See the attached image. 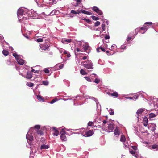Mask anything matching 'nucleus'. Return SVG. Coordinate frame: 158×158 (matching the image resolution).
Segmentation results:
<instances>
[{
	"label": "nucleus",
	"instance_id": "26",
	"mask_svg": "<svg viewBox=\"0 0 158 158\" xmlns=\"http://www.w3.org/2000/svg\"><path fill=\"white\" fill-rule=\"evenodd\" d=\"M158 148V143L155 144L152 146V149H155L156 148Z\"/></svg>",
	"mask_w": 158,
	"mask_h": 158
},
{
	"label": "nucleus",
	"instance_id": "24",
	"mask_svg": "<svg viewBox=\"0 0 158 158\" xmlns=\"http://www.w3.org/2000/svg\"><path fill=\"white\" fill-rule=\"evenodd\" d=\"M149 118L151 119L154 117H155L156 116V115L154 113H150L149 114Z\"/></svg>",
	"mask_w": 158,
	"mask_h": 158
},
{
	"label": "nucleus",
	"instance_id": "22",
	"mask_svg": "<svg viewBox=\"0 0 158 158\" xmlns=\"http://www.w3.org/2000/svg\"><path fill=\"white\" fill-rule=\"evenodd\" d=\"M2 52L3 54L5 56H7L9 53V52L8 51L5 50H3V51Z\"/></svg>",
	"mask_w": 158,
	"mask_h": 158
},
{
	"label": "nucleus",
	"instance_id": "12",
	"mask_svg": "<svg viewBox=\"0 0 158 158\" xmlns=\"http://www.w3.org/2000/svg\"><path fill=\"white\" fill-rule=\"evenodd\" d=\"M72 40L71 39H63L62 40L61 42L63 44L65 43L66 42L67 43H70L72 42Z\"/></svg>",
	"mask_w": 158,
	"mask_h": 158
},
{
	"label": "nucleus",
	"instance_id": "2",
	"mask_svg": "<svg viewBox=\"0 0 158 158\" xmlns=\"http://www.w3.org/2000/svg\"><path fill=\"white\" fill-rule=\"evenodd\" d=\"M66 133L64 129H61V131L60 132V138L62 141H65L67 140V137L65 135Z\"/></svg>",
	"mask_w": 158,
	"mask_h": 158
},
{
	"label": "nucleus",
	"instance_id": "13",
	"mask_svg": "<svg viewBox=\"0 0 158 158\" xmlns=\"http://www.w3.org/2000/svg\"><path fill=\"white\" fill-rule=\"evenodd\" d=\"M18 63L20 65H23L24 63V60L22 59H18L17 60Z\"/></svg>",
	"mask_w": 158,
	"mask_h": 158
},
{
	"label": "nucleus",
	"instance_id": "48",
	"mask_svg": "<svg viewBox=\"0 0 158 158\" xmlns=\"http://www.w3.org/2000/svg\"><path fill=\"white\" fill-rule=\"evenodd\" d=\"M130 153H131V154H132L133 155L135 154V152L133 150L130 151Z\"/></svg>",
	"mask_w": 158,
	"mask_h": 158
},
{
	"label": "nucleus",
	"instance_id": "64",
	"mask_svg": "<svg viewBox=\"0 0 158 158\" xmlns=\"http://www.w3.org/2000/svg\"><path fill=\"white\" fill-rule=\"evenodd\" d=\"M103 122L104 124H106L107 123V121L105 120H104Z\"/></svg>",
	"mask_w": 158,
	"mask_h": 158
},
{
	"label": "nucleus",
	"instance_id": "60",
	"mask_svg": "<svg viewBox=\"0 0 158 158\" xmlns=\"http://www.w3.org/2000/svg\"><path fill=\"white\" fill-rule=\"evenodd\" d=\"M76 2L78 3H79L81 2V0H76Z\"/></svg>",
	"mask_w": 158,
	"mask_h": 158
},
{
	"label": "nucleus",
	"instance_id": "30",
	"mask_svg": "<svg viewBox=\"0 0 158 158\" xmlns=\"http://www.w3.org/2000/svg\"><path fill=\"white\" fill-rule=\"evenodd\" d=\"M91 17L94 20H97L99 19L98 17H96L94 15L92 16Z\"/></svg>",
	"mask_w": 158,
	"mask_h": 158
},
{
	"label": "nucleus",
	"instance_id": "37",
	"mask_svg": "<svg viewBox=\"0 0 158 158\" xmlns=\"http://www.w3.org/2000/svg\"><path fill=\"white\" fill-rule=\"evenodd\" d=\"M42 83L44 85H47L48 84V82L47 81H43Z\"/></svg>",
	"mask_w": 158,
	"mask_h": 158
},
{
	"label": "nucleus",
	"instance_id": "36",
	"mask_svg": "<svg viewBox=\"0 0 158 158\" xmlns=\"http://www.w3.org/2000/svg\"><path fill=\"white\" fill-rule=\"evenodd\" d=\"M110 114L111 115H113L114 114V112L113 109H110Z\"/></svg>",
	"mask_w": 158,
	"mask_h": 158
},
{
	"label": "nucleus",
	"instance_id": "32",
	"mask_svg": "<svg viewBox=\"0 0 158 158\" xmlns=\"http://www.w3.org/2000/svg\"><path fill=\"white\" fill-rule=\"evenodd\" d=\"M96 13H97L99 15H101L103 14V13L102 11L99 9L97 12H96Z\"/></svg>",
	"mask_w": 158,
	"mask_h": 158
},
{
	"label": "nucleus",
	"instance_id": "3",
	"mask_svg": "<svg viewBox=\"0 0 158 158\" xmlns=\"http://www.w3.org/2000/svg\"><path fill=\"white\" fill-rule=\"evenodd\" d=\"M50 47L49 44H41L40 45V49L46 51L48 50Z\"/></svg>",
	"mask_w": 158,
	"mask_h": 158
},
{
	"label": "nucleus",
	"instance_id": "49",
	"mask_svg": "<svg viewBox=\"0 0 158 158\" xmlns=\"http://www.w3.org/2000/svg\"><path fill=\"white\" fill-rule=\"evenodd\" d=\"M71 13H73V14H77V11H76L74 10H72L71 11Z\"/></svg>",
	"mask_w": 158,
	"mask_h": 158
},
{
	"label": "nucleus",
	"instance_id": "44",
	"mask_svg": "<svg viewBox=\"0 0 158 158\" xmlns=\"http://www.w3.org/2000/svg\"><path fill=\"white\" fill-rule=\"evenodd\" d=\"M6 64L7 65H10L11 64V61L10 60H7Z\"/></svg>",
	"mask_w": 158,
	"mask_h": 158
},
{
	"label": "nucleus",
	"instance_id": "45",
	"mask_svg": "<svg viewBox=\"0 0 158 158\" xmlns=\"http://www.w3.org/2000/svg\"><path fill=\"white\" fill-rule=\"evenodd\" d=\"M145 24H148V25H152V23L150 22H146L145 23Z\"/></svg>",
	"mask_w": 158,
	"mask_h": 158
},
{
	"label": "nucleus",
	"instance_id": "15",
	"mask_svg": "<svg viewBox=\"0 0 158 158\" xmlns=\"http://www.w3.org/2000/svg\"><path fill=\"white\" fill-rule=\"evenodd\" d=\"M49 148V146L48 145H45V144H43L41 145L40 147V149L41 150L43 149H47Z\"/></svg>",
	"mask_w": 158,
	"mask_h": 158
},
{
	"label": "nucleus",
	"instance_id": "41",
	"mask_svg": "<svg viewBox=\"0 0 158 158\" xmlns=\"http://www.w3.org/2000/svg\"><path fill=\"white\" fill-rule=\"evenodd\" d=\"M40 127V126L39 125H36L35 126L34 128L35 129L39 130Z\"/></svg>",
	"mask_w": 158,
	"mask_h": 158
},
{
	"label": "nucleus",
	"instance_id": "27",
	"mask_svg": "<svg viewBox=\"0 0 158 158\" xmlns=\"http://www.w3.org/2000/svg\"><path fill=\"white\" fill-rule=\"evenodd\" d=\"M37 132L38 134L41 135H43L44 134L43 131L42 130L37 131Z\"/></svg>",
	"mask_w": 158,
	"mask_h": 158
},
{
	"label": "nucleus",
	"instance_id": "18",
	"mask_svg": "<svg viewBox=\"0 0 158 158\" xmlns=\"http://www.w3.org/2000/svg\"><path fill=\"white\" fill-rule=\"evenodd\" d=\"M26 138L27 140H28L30 141H32L33 139V137L32 136L30 135H27Z\"/></svg>",
	"mask_w": 158,
	"mask_h": 158
},
{
	"label": "nucleus",
	"instance_id": "46",
	"mask_svg": "<svg viewBox=\"0 0 158 158\" xmlns=\"http://www.w3.org/2000/svg\"><path fill=\"white\" fill-rule=\"evenodd\" d=\"M44 72L46 73H49V71L48 69H46L44 70Z\"/></svg>",
	"mask_w": 158,
	"mask_h": 158
},
{
	"label": "nucleus",
	"instance_id": "1",
	"mask_svg": "<svg viewBox=\"0 0 158 158\" xmlns=\"http://www.w3.org/2000/svg\"><path fill=\"white\" fill-rule=\"evenodd\" d=\"M81 64H82V66L87 69H93V63L91 60H87L86 61H82Z\"/></svg>",
	"mask_w": 158,
	"mask_h": 158
},
{
	"label": "nucleus",
	"instance_id": "35",
	"mask_svg": "<svg viewBox=\"0 0 158 158\" xmlns=\"http://www.w3.org/2000/svg\"><path fill=\"white\" fill-rule=\"evenodd\" d=\"M143 27L144 28V31L143 32H142L141 31H140V32L142 34L144 33L146 31L147 29V27L146 26H144Z\"/></svg>",
	"mask_w": 158,
	"mask_h": 158
},
{
	"label": "nucleus",
	"instance_id": "25",
	"mask_svg": "<svg viewBox=\"0 0 158 158\" xmlns=\"http://www.w3.org/2000/svg\"><path fill=\"white\" fill-rule=\"evenodd\" d=\"M26 85L29 87H32L34 86V84L31 82L27 83Z\"/></svg>",
	"mask_w": 158,
	"mask_h": 158
},
{
	"label": "nucleus",
	"instance_id": "31",
	"mask_svg": "<svg viewBox=\"0 0 158 158\" xmlns=\"http://www.w3.org/2000/svg\"><path fill=\"white\" fill-rule=\"evenodd\" d=\"M13 56L17 60L19 59V56L16 53H14L13 54Z\"/></svg>",
	"mask_w": 158,
	"mask_h": 158
},
{
	"label": "nucleus",
	"instance_id": "28",
	"mask_svg": "<svg viewBox=\"0 0 158 158\" xmlns=\"http://www.w3.org/2000/svg\"><path fill=\"white\" fill-rule=\"evenodd\" d=\"M45 37H43L42 38H41L37 39L36 40V41H37L38 42H43V38H44Z\"/></svg>",
	"mask_w": 158,
	"mask_h": 158
},
{
	"label": "nucleus",
	"instance_id": "7",
	"mask_svg": "<svg viewBox=\"0 0 158 158\" xmlns=\"http://www.w3.org/2000/svg\"><path fill=\"white\" fill-rule=\"evenodd\" d=\"M108 130H110V131L109 132H110V131H113L114 128V124L112 123H109L108 126Z\"/></svg>",
	"mask_w": 158,
	"mask_h": 158
},
{
	"label": "nucleus",
	"instance_id": "8",
	"mask_svg": "<svg viewBox=\"0 0 158 158\" xmlns=\"http://www.w3.org/2000/svg\"><path fill=\"white\" fill-rule=\"evenodd\" d=\"M26 77L28 79L31 78L32 77V74L30 72H27Z\"/></svg>",
	"mask_w": 158,
	"mask_h": 158
},
{
	"label": "nucleus",
	"instance_id": "4",
	"mask_svg": "<svg viewBox=\"0 0 158 158\" xmlns=\"http://www.w3.org/2000/svg\"><path fill=\"white\" fill-rule=\"evenodd\" d=\"M94 133V132L92 130H89L86 132L85 134L82 135L83 136L89 137L91 136Z\"/></svg>",
	"mask_w": 158,
	"mask_h": 158
},
{
	"label": "nucleus",
	"instance_id": "43",
	"mask_svg": "<svg viewBox=\"0 0 158 158\" xmlns=\"http://www.w3.org/2000/svg\"><path fill=\"white\" fill-rule=\"evenodd\" d=\"M84 78L89 82H91V79L90 78L88 77H85Z\"/></svg>",
	"mask_w": 158,
	"mask_h": 158
},
{
	"label": "nucleus",
	"instance_id": "11",
	"mask_svg": "<svg viewBox=\"0 0 158 158\" xmlns=\"http://www.w3.org/2000/svg\"><path fill=\"white\" fill-rule=\"evenodd\" d=\"M37 99L40 101L44 102V99L41 96L38 95H37Z\"/></svg>",
	"mask_w": 158,
	"mask_h": 158
},
{
	"label": "nucleus",
	"instance_id": "51",
	"mask_svg": "<svg viewBox=\"0 0 158 158\" xmlns=\"http://www.w3.org/2000/svg\"><path fill=\"white\" fill-rule=\"evenodd\" d=\"M64 65L63 64H60L59 66L60 69H62L64 67Z\"/></svg>",
	"mask_w": 158,
	"mask_h": 158
},
{
	"label": "nucleus",
	"instance_id": "57",
	"mask_svg": "<svg viewBox=\"0 0 158 158\" xmlns=\"http://www.w3.org/2000/svg\"><path fill=\"white\" fill-rule=\"evenodd\" d=\"M132 148L135 150H136L137 149V147L135 146H133Z\"/></svg>",
	"mask_w": 158,
	"mask_h": 158
},
{
	"label": "nucleus",
	"instance_id": "59",
	"mask_svg": "<svg viewBox=\"0 0 158 158\" xmlns=\"http://www.w3.org/2000/svg\"><path fill=\"white\" fill-rule=\"evenodd\" d=\"M71 56V55L69 53H68L67 54V57H70Z\"/></svg>",
	"mask_w": 158,
	"mask_h": 158
},
{
	"label": "nucleus",
	"instance_id": "34",
	"mask_svg": "<svg viewBox=\"0 0 158 158\" xmlns=\"http://www.w3.org/2000/svg\"><path fill=\"white\" fill-rule=\"evenodd\" d=\"M83 19V20H84L86 22H87L88 23H89L91 22V20L88 19L86 18H84V19Z\"/></svg>",
	"mask_w": 158,
	"mask_h": 158
},
{
	"label": "nucleus",
	"instance_id": "5",
	"mask_svg": "<svg viewBox=\"0 0 158 158\" xmlns=\"http://www.w3.org/2000/svg\"><path fill=\"white\" fill-rule=\"evenodd\" d=\"M52 130L53 131V135L56 136L59 135V131L56 127H53L52 128Z\"/></svg>",
	"mask_w": 158,
	"mask_h": 158
},
{
	"label": "nucleus",
	"instance_id": "40",
	"mask_svg": "<svg viewBox=\"0 0 158 158\" xmlns=\"http://www.w3.org/2000/svg\"><path fill=\"white\" fill-rule=\"evenodd\" d=\"M94 82L97 84H98L100 82V80L98 78H96L95 79Z\"/></svg>",
	"mask_w": 158,
	"mask_h": 158
},
{
	"label": "nucleus",
	"instance_id": "55",
	"mask_svg": "<svg viewBox=\"0 0 158 158\" xmlns=\"http://www.w3.org/2000/svg\"><path fill=\"white\" fill-rule=\"evenodd\" d=\"M76 51H77V52H78L81 51L80 50V49L79 48H76V49L75 50V52Z\"/></svg>",
	"mask_w": 158,
	"mask_h": 158
},
{
	"label": "nucleus",
	"instance_id": "56",
	"mask_svg": "<svg viewBox=\"0 0 158 158\" xmlns=\"http://www.w3.org/2000/svg\"><path fill=\"white\" fill-rule=\"evenodd\" d=\"M87 58V56H83V58H82V59L83 60H85Z\"/></svg>",
	"mask_w": 158,
	"mask_h": 158
},
{
	"label": "nucleus",
	"instance_id": "63",
	"mask_svg": "<svg viewBox=\"0 0 158 158\" xmlns=\"http://www.w3.org/2000/svg\"><path fill=\"white\" fill-rule=\"evenodd\" d=\"M80 12H81V10H78L77 11V14H78L80 13Z\"/></svg>",
	"mask_w": 158,
	"mask_h": 158
},
{
	"label": "nucleus",
	"instance_id": "20",
	"mask_svg": "<svg viewBox=\"0 0 158 158\" xmlns=\"http://www.w3.org/2000/svg\"><path fill=\"white\" fill-rule=\"evenodd\" d=\"M80 73L82 75H86L87 73L83 69H81L80 71Z\"/></svg>",
	"mask_w": 158,
	"mask_h": 158
},
{
	"label": "nucleus",
	"instance_id": "19",
	"mask_svg": "<svg viewBox=\"0 0 158 158\" xmlns=\"http://www.w3.org/2000/svg\"><path fill=\"white\" fill-rule=\"evenodd\" d=\"M114 134L117 135H118L120 134L119 131L118 129L116 128L114 130Z\"/></svg>",
	"mask_w": 158,
	"mask_h": 158
},
{
	"label": "nucleus",
	"instance_id": "16",
	"mask_svg": "<svg viewBox=\"0 0 158 158\" xmlns=\"http://www.w3.org/2000/svg\"><path fill=\"white\" fill-rule=\"evenodd\" d=\"M110 95L112 96L115 97H118V94L116 92H115L113 93H110Z\"/></svg>",
	"mask_w": 158,
	"mask_h": 158
},
{
	"label": "nucleus",
	"instance_id": "58",
	"mask_svg": "<svg viewBox=\"0 0 158 158\" xmlns=\"http://www.w3.org/2000/svg\"><path fill=\"white\" fill-rule=\"evenodd\" d=\"M126 98H129L130 99H133V97H127Z\"/></svg>",
	"mask_w": 158,
	"mask_h": 158
},
{
	"label": "nucleus",
	"instance_id": "42",
	"mask_svg": "<svg viewBox=\"0 0 158 158\" xmlns=\"http://www.w3.org/2000/svg\"><path fill=\"white\" fill-rule=\"evenodd\" d=\"M57 99L56 98H55L52 100L50 102L51 104H53L56 101H57Z\"/></svg>",
	"mask_w": 158,
	"mask_h": 158
},
{
	"label": "nucleus",
	"instance_id": "9",
	"mask_svg": "<svg viewBox=\"0 0 158 158\" xmlns=\"http://www.w3.org/2000/svg\"><path fill=\"white\" fill-rule=\"evenodd\" d=\"M148 119L147 117L145 116L144 117L143 120V124L145 127H146L148 125Z\"/></svg>",
	"mask_w": 158,
	"mask_h": 158
},
{
	"label": "nucleus",
	"instance_id": "6",
	"mask_svg": "<svg viewBox=\"0 0 158 158\" xmlns=\"http://www.w3.org/2000/svg\"><path fill=\"white\" fill-rule=\"evenodd\" d=\"M156 125L154 124H151L150 125L148 126V129H150L152 131H154L156 129Z\"/></svg>",
	"mask_w": 158,
	"mask_h": 158
},
{
	"label": "nucleus",
	"instance_id": "33",
	"mask_svg": "<svg viewBox=\"0 0 158 158\" xmlns=\"http://www.w3.org/2000/svg\"><path fill=\"white\" fill-rule=\"evenodd\" d=\"M88 47L89 46L87 45H86L84 47H83V48L85 50V52H86V51L88 49Z\"/></svg>",
	"mask_w": 158,
	"mask_h": 158
},
{
	"label": "nucleus",
	"instance_id": "61",
	"mask_svg": "<svg viewBox=\"0 0 158 158\" xmlns=\"http://www.w3.org/2000/svg\"><path fill=\"white\" fill-rule=\"evenodd\" d=\"M68 52L66 51H64L63 52L64 54H68Z\"/></svg>",
	"mask_w": 158,
	"mask_h": 158
},
{
	"label": "nucleus",
	"instance_id": "53",
	"mask_svg": "<svg viewBox=\"0 0 158 158\" xmlns=\"http://www.w3.org/2000/svg\"><path fill=\"white\" fill-rule=\"evenodd\" d=\"M105 39H108L110 38V37L108 35H106L105 37Z\"/></svg>",
	"mask_w": 158,
	"mask_h": 158
},
{
	"label": "nucleus",
	"instance_id": "62",
	"mask_svg": "<svg viewBox=\"0 0 158 158\" xmlns=\"http://www.w3.org/2000/svg\"><path fill=\"white\" fill-rule=\"evenodd\" d=\"M34 73H39V70H36V71H35V72H34Z\"/></svg>",
	"mask_w": 158,
	"mask_h": 158
},
{
	"label": "nucleus",
	"instance_id": "10",
	"mask_svg": "<svg viewBox=\"0 0 158 158\" xmlns=\"http://www.w3.org/2000/svg\"><path fill=\"white\" fill-rule=\"evenodd\" d=\"M24 10L23 9H19L17 12V15H22L24 13Z\"/></svg>",
	"mask_w": 158,
	"mask_h": 158
},
{
	"label": "nucleus",
	"instance_id": "38",
	"mask_svg": "<svg viewBox=\"0 0 158 158\" xmlns=\"http://www.w3.org/2000/svg\"><path fill=\"white\" fill-rule=\"evenodd\" d=\"M100 24V23L99 22L97 21L95 23L94 25L95 26H98Z\"/></svg>",
	"mask_w": 158,
	"mask_h": 158
},
{
	"label": "nucleus",
	"instance_id": "47",
	"mask_svg": "<svg viewBox=\"0 0 158 158\" xmlns=\"http://www.w3.org/2000/svg\"><path fill=\"white\" fill-rule=\"evenodd\" d=\"M93 124V122H89L88 123V125L89 126H92Z\"/></svg>",
	"mask_w": 158,
	"mask_h": 158
},
{
	"label": "nucleus",
	"instance_id": "50",
	"mask_svg": "<svg viewBox=\"0 0 158 158\" xmlns=\"http://www.w3.org/2000/svg\"><path fill=\"white\" fill-rule=\"evenodd\" d=\"M131 37H128L127 38V41H128L130 40L131 39Z\"/></svg>",
	"mask_w": 158,
	"mask_h": 158
},
{
	"label": "nucleus",
	"instance_id": "23",
	"mask_svg": "<svg viewBox=\"0 0 158 158\" xmlns=\"http://www.w3.org/2000/svg\"><path fill=\"white\" fill-rule=\"evenodd\" d=\"M100 50L103 52H105V49L102 47H98L97 49V51L98 52H99L100 51Z\"/></svg>",
	"mask_w": 158,
	"mask_h": 158
},
{
	"label": "nucleus",
	"instance_id": "29",
	"mask_svg": "<svg viewBox=\"0 0 158 158\" xmlns=\"http://www.w3.org/2000/svg\"><path fill=\"white\" fill-rule=\"evenodd\" d=\"M92 9L94 11L96 12L99 10V8L97 7L94 6L92 7Z\"/></svg>",
	"mask_w": 158,
	"mask_h": 158
},
{
	"label": "nucleus",
	"instance_id": "21",
	"mask_svg": "<svg viewBox=\"0 0 158 158\" xmlns=\"http://www.w3.org/2000/svg\"><path fill=\"white\" fill-rule=\"evenodd\" d=\"M126 141V139L125 136L123 135H122L120 141L122 142H124Z\"/></svg>",
	"mask_w": 158,
	"mask_h": 158
},
{
	"label": "nucleus",
	"instance_id": "17",
	"mask_svg": "<svg viewBox=\"0 0 158 158\" xmlns=\"http://www.w3.org/2000/svg\"><path fill=\"white\" fill-rule=\"evenodd\" d=\"M81 13L89 15H90L92 14L91 13L89 12L88 11L85 10H83L82 9L81 10Z\"/></svg>",
	"mask_w": 158,
	"mask_h": 158
},
{
	"label": "nucleus",
	"instance_id": "52",
	"mask_svg": "<svg viewBox=\"0 0 158 158\" xmlns=\"http://www.w3.org/2000/svg\"><path fill=\"white\" fill-rule=\"evenodd\" d=\"M52 3L54 4H56L57 2V1L56 0H52Z\"/></svg>",
	"mask_w": 158,
	"mask_h": 158
},
{
	"label": "nucleus",
	"instance_id": "14",
	"mask_svg": "<svg viewBox=\"0 0 158 158\" xmlns=\"http://www.w3.org/2000/svg\"><path fill=\"white\" fill-rule=\"evenodd\" d=\"M144 111V109H138L136 112V114H142V113Z\"/></svg>",
	"mask_w": 158,
	"mask_h": 158
},
{
	"label": "nucleus",
	"instance_id": "54",
	"mask_svg": "<svg viewBox=\"0 0 158 158\" xmlns=\"http://www.w3.org/2000/svg\"><path fill=\"white\" fill-rule=\"evenodd\" d=\"M138 99V96L135 95V96H133V99H135L136 100V99Z\"/></svg>",
	"mask_w": 158,
	"mask_h": 158
},
{
	"label": "nucleus",
	"instance_id": "39",
	"mask_svg": "<svg viewBox=\"0 0 158 158\" xmlns=\"http://www.w3.org/2000/svg\"><path fill=\"white\" fill-rule=\"evenodd\" d=\"M105 26H106L105 24L104 23H103L102 24V29H103V31H104L105 30Z\"/></svg>",
	"mask_w": 158,
	"mask_h": 158
}]
</instances>
